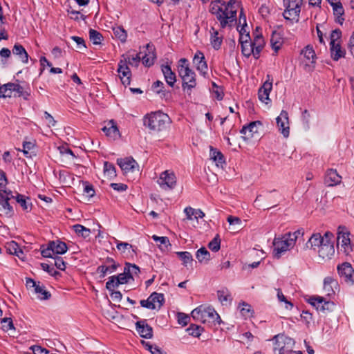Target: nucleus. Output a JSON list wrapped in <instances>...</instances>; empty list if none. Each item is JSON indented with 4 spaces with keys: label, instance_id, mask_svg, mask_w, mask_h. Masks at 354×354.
<instances>
[{
    "label": "nucleus",
    "instance_id": "f257e3e1",
    "mask_svg": "<svg viewBox=\"0 0 354 354\" xmlns=\"http://www.w3.org/2000/svg\"><path fill=\"white\" fill-rule=\"evenodd\" d=\"M236 0H230L225 3L221 0L212 1L209 12L214 15L221 28L232 27L236 21L237 8L234 6Z\"/></svg>",
    "mask_w": 354,
    "mask_h": 354
},
{
    "label": "nucleus",
    "instance_id": "f03ea898",
    "mask_svg": "<svg viewBox=\"0 0 354 354\" xmlns=\"http://www.w3.org/2000/svg\"><path fill=\"white\" fill-rule=\"evenodd\" d=\"M178 75L182 80V88L184 91H192L196 86V77L189 66L188 60L181 58L178 65Z\"/></svg>",
    "mask_w": 354,
    "mask_h": 354
},
{
    "label": "nucleus",
    "instance_id": "7ed1b4c3",
    "mask_svg": "<svg viewBox=\"0 0 354 354\" xmlns=\"http://www.w3.org/2000/svg\"><path fill=\"white\" fill-rule=\"evenodd\" d=\"M191 315L194 320L203 324L209 323L216 325L221 323L219 315L210 306L201 305L192 311Z\"/></svg>",
    "mask_w": 354,
    "mask_h": 354
},
{
    "label": "nucleus",
    "instance_id": "20e7f679",
    "mask_svg": "<svg viewBox=\"0 0 354 354\" xmlns=\"http://www.w3.org/2000/svg\"><path fill=\"white\" fill-rule=\"evenodd\" d=\"M169 122V116L160 111L147 114L143 118V124L145 127L158 132L166 129Z\"/></svg>",
    "mask_w": 354,
    "mask_h": 354
},
{
    "label": "nucleus",
    "instance_id": "39448f33",
    "mask_svg": "<svg viewBox=\"0 0 354 354\" xmlns=\"http://www.w3.org/2000/svg\"><path fill=\"white\" fill-rule=\"evenodd\" d=\"M273 341V352L274 354H290L295 346V340L286 335L280 333L274 335L272 339Z\"/></svg>",
    "mask_w": 354,
    "mask_h": 354
},
{
    "label": "nucleus",
    "instance_id": "423d86ee",
    "mask_svg": "<svg viewBox=\"0 0 354 354\" xmlns=\"http://www.w3.org/2000/svg\"><path fill=\"white\" fill-rule=\"evenodd\" d=\"M303 3V0H283L284 7L283 17L284 19L286 21H290L292 24L298 22Z\"/></svg>",
    "mask_w": 354,
    "mask_h": 354
},
{
    "label": "nucleus",
    "instance_id": "0eeeda50",
    "mask_svg": "<svg viewBox=\"0 0 354 354\" xmlns=\"http://www.w3.org/2000/svg\"><path fill=\"white\" fill-rule=\"evenodd\" d=\"M295 245L293 240L289 238L286 234L274 238L273 241V254L274 257L279 259L282 254L293 248Z\"/></svg>",
    "mask_w": 354,
    "mask_h": 354
},
{
    "label": "nucleus",
    "instance_id": "6e6552de",
    "mask_svg": "<svg viewBox=\"0 0 354 354\" xmlns=\"http://www.w3.org/2000/svg\"><path fill=\"white\" fill-rule=\"evenodd\" d=\"M68 250L66 243L59 240L52 241L48 243L46 248L41 247V254L45 258H53L54 255L64 254Z\"/></svg>",
    "mask_w": 354,
    "mask_h": 354
},
{
    "label": "nucleus",
    "instance_id": "1a4fd4ad",
    "mask_svg": "<svg viewBox=\"0 0 354 354\" xmlns=\"http://www.w3.org/2000/svg\"><path fill=\"white\" fill-rule=\"evenodd\" d=\"M334 235L330 232H325V241L317 250L318 255L323 260L330 259L335 254Z\"/></svg>",
    "mask_w": 354,
    "mask_h": 354
},
{
    "label": "nucleus",
    "instance_id": "9d476101",
    "mask_svg": "<svg viewBox=\"0 0 354 354\" xmlns=\"http://www.w3.org/2000/svg\"><path fill=\"white\" fill-rule=\"evenodd\" d=\"M128 64H131L130 57L124 54L122 55L118 62L117 72L122 84L125 86L130 84L131 77V72L128 66Z\"/></svg>",
    "mask_w": 354,
    "mask_h": 354
},
{
    "label": "nucleus",
    "instance_id": "9b49d317",
    "mask_svg": "<svg viewBox=\"0 0 354 354\" xmlns=\"http://www.w3.org/2000/svg\"><path fill=\"white\" fill-rule=\"evenodd\" d=\"M176 176L174 172L165 170L162 171L157 180L160 187L164 190H171L176 186Z\"/></svg>",
    "mask_w": 354,
    "mask_h": 354
},
{
    "label": "nucleus",
    "instance_id": "f8f14e48",
    "mask_svg": "<svg viewBox=\"0 0 354 354\" xmlns=\"http://www.w3.org/2000/svg\"><path fill=\"white\" fill-rule=\"evenodd\" d=\"M309 303L322 313L332 312L335 308V304L321 296H314L310 298Z\"/></svg>",
    "mask_w": 354,
    "mask_h": 354
},
{
    "label": "nucleus",
    "instance_id": "ddd939ff",
    "mask_svg": "<svg viewBox=\"0 0 354 354\" xmlns=\"http://www.w3.org/2000/svg\"><path fill=\"white\" fill-rule=\"evenodd\" d=\"M165 301L164 295L153 292L146 300H141L140 305L142 307L148 309L160 308Z\"/></svg>",
    "mask_w": 354,
    "mask_h": 354
},
{
    "label": "nucleus",
    "instance_id": "4468645a",
    "mask_svg": "<svg viewBox=\"0 0 354 354\" xmlns=\"http://www.w3.org/2000/svg\"><path fill=\"white\" fill-rule=\"evenodd\" d=\"M337 272L345 283L349 285L354 283V269L348 262H344L337 266Z\"/></svg>",
    "mask_w": 354,
    "mask_h": 354
},
{
    "label": "nucleus",
    "instance_id": "2eb2a0df",
    "mask_svg": "<svg viewBox=\"0 0 354 354\" xmlns=\"http://www.w3.org/2000/svg\"><path fill=\"white\" fill-rule=\"evenodd\" d=\"M276 120L278 130L285 138H288L290 134V123L288 112L282 110Z\"/></svg>",
    "mask_w": 354,
    "mask_h": 354
},
{
    "label": "nucleus",
    "instance_id": "dca6fc26",
    "mask_svg": "<svg viewBox=\"0 0 354 354\" xmlns=\"http://www.w3.org/2000/svg\"><path fill=\"white\" fill-rule=\"evenodd\" d=\"M193 64L201 75L205 77L207 74L208 67L203 53L197 50L193 58Z\"/></svg>",
    "mask_w": 354,
    "mask_h": 354
},
{
    "label": "nucleus",
    "instance_id": "f3484780",
    "mask_svg": "<svg viewBox=\"0 0 354 354\" xmlns=\"http://www.w3.org/2000/svg\"><path fill=\"white\" fill-rule=\"evenodd\" d=\"M267 77L268 80H266L259 88L258 92L259 100L266 104H268V102L270 101L269 95L272 88V80H270V75H268Z\"/></svg>",
    "mask_w": 354,
    "mask_h": 354
},
{
    "label": "nucleus",
    "instance_id": "a211bd4d",
    "mask_svg": "<svg viewBox=\"0 0 354 354\" xmlns=\"http://www.w3.org/2000/svg\"><path fill=\"white\" fill-rule=\"evenodd\" d=\"M118 164L121 169L125 173L133 172L136 170L139 171V166L136 161L132 158H126L118 159Z\"/></svg>",
    "mask_w": 354,
    "mask_h": 354
},
{
    "label": "nucleus",
    "instance_id": "6ab92c4d",
    "mask_svg": "<svg viewBox=\"0 0 354 354\" xmlns=\"http://www.w3.org/2000/svg\"><path fill=\"white\" fill-rule=\"evenodd\" d=\"M338 282L337 279L333 277H326L324 279V291L326 296L331 297L335 294V291L338 289Z\"/></svg>",
    "mask_w": 354,
    "mask_h": 354
},
{
    "label": "nucleus",
    "instance_id": "aec40b11",
    "mask_svg": "<svg viewBox=\"0 0 354 354\" xmlns=\"http://www.w3.org/2000/svg\"><path fill=\"white\" fill-rule=\"evenodd\" d=\"M102 130L111 140H116L120 137L119 129L113 120H109Z\"/></svg>",
    "mask_w": 354,
    "mask_h": 354
},
{
    "label": "nucleus",
    "instance_id": "412c9836",
    "mask_svg": "<svg viewBox=\"0 0 354 354\" xmlns=\"http://www.w3.org/2000/svg\"><path fill=\"white\" fill-rule=\"evenodd\" d=\"M341 182L342 176L338 174L335 169H329L327 170L324 178V183L326 185L329 187L335 186L340 184Z\"/></svg>",
    "mask_w": 354,
    "mask_h": 354
},
{
    "label": "nucleus",
    "instance_id": "4be33fe9",
    "mask_svg": "<svg viewBox=\"0 0 354 354\" xmlns=\"http://www.w3.org/2000/svg\"><path fill=\"white\" fill-rule=\"evenodd\" d=\"M136 330L139 335L145 339H150L153 336L152 328L146 322L145 320L138 321L136 324Z\"/></svg>",
    "mask_w": 354,
    "mask_h": 354
},
{
    "label": "nucleus",
    "instance_id": "5701e85b",
    "mask_svg": "<svg viewBox=\"0 0 354 354\" xmlns=\"http://www.w3.org/2000/svg\"><path fill=\"white\" fill-rule=\"evenodd\" d=\"M304 57V62L306 66H311L315 63L316 54L313 48L310 46H306L301 53Z\"/></svg>",
    "mask_w": 354,
    "mask_h": 354
},
{
    "label": "nucleus",
    "instance_id": "b1692460",
    "mask_svg": "<svg viewBox=\"0 0 354 354\" xmlns=\"http://www.w3.org/2000/svg\"><path fill=\"white\" fill-rule=\"evenodd\" d=\"M260 124V122L255 121L251 122L248 125L243 126L241 129L240 133L243 136L242 138L243 140H247L253 137L254 133L257 132V124Z\"/></svg>",
    "mask_w": 354,
    "mask_h": 354
},
{
    "label": "nucleus",
    "instance_id": "393cba45",
    "mask_svg": "<svg viewBox=\"0 0 354 354\" xmlns=\"http://www.w3.org/2000/svg\"><path fill=\"white\" fill-rule=\"evenodd\" d=\"M325 239V233L324 235H321L319 233H315L312 234V236L309 238L308 241L307 243V246L310 247V249L314 250H317L322 244L324 242Z\"/></svg>",
    "mask_w": 354,
    "mask_h": 354
},
{
    "label": "nucleus",
    "instance_id": "a878e982",
    "mask_svg": "<svg viewBox=\"0 0 354 354\" xmlns=\"http://www.w3.org/2000/svg\"><path fill=\"white\" fill-rule=\"evenodd\" d=\"M210 158L215 162L217 167H223L225 165V159L221 151L213 147H209Z\"/></svg>",
    "mask_w": 354,
    "mask_h": 354
},
{
    "label": "nucleus",
    "instance_id": "bb28decb",
    "mask_svg": "<svg viewBox=\"0 0 354 354\" xmlns=\"http://www.w3.org/2000/svg\"><path fill=\"white\" fill-rule=\"evenodd\" d=\"M342 230H345L344 227L342 228ZM350 233L347 231L339 230L338 232L337 235V244L340 245L344 249V251H347L351 246V241L349 238Z\"/></svg>",
    "mask_w": 354,
    "mask_h": 354
},
{
    "label": "nucleus",
    "instance_id": "cd10ccee",
    "mask_svg": "<svg viewBox=\"0 0 354 354\" xmlns=\"http://www.w3.org/2000/svg\"><path fill=\"white\" fill-rule=\"evenodd\" d=\"M254 49V57L257 59L265 46V40L262 35H256L251 41Z\"/></svg>",
    "mask_w": 354,
    "mask_h": 354
},
{
    "label": "nucleus",
    "instance_id": "c85d7f7f",
    "mask_svg": "<svg viewBox=\"0 0 354 354\" xmlns=\"http://www.w3.org/2000/svg\"><path fill=\"white\" fill-rule=\"evenodd\" d=\"M330 55L334 61H337L340 58L344 57L346 50L339 43L330 45Z\"/></svg>",
    "mask_w": 354,
    "mask_h": 354
},
{
    "label": "nucleus",
    "instance_id": "c756f323",
    "mask_svg": "<svg viewBox=\"0 0 354 354\" xmlns=\"http://www.w3.org/2000/svg\"><path fill=\"white\" fill-rule=\"evenodd\" d=\"M211 38L210 43L215 50H218L222 44L223 36L214 28L210 29Z\"/></svg>",
    "mask_w": 354,
    "mask_h": 354
},
{
    "label": "nucleus",
    "instance_id": "7c9ffc66",
    "mask_svg": "<svg viewBox=\"0 0 354 354\" xmlns=\"http://www.w3.org/2000/svg\"><path fill=\"white\" fill-rule=\"evenodd\" d=\"M162 72L167 84L169 86L173 87L175 82H176V76L175 73L171 71V67L168 65L162 66Z\"/></svg>",
    "mask_w": 354,
    "mask_h": 354
},
{
    "label": "nucleus",
    "instance_id": "2f4dec72",
    "mask_svg": "<svg viewBox=\"0 0 354 354\" xmlns=\"http://www.w3.org/2000/svg\"><path fill=\"white\" fill-rule=\"evenodd\" d=\"M12 53L14 55L19 56L24 64L28 62V54L22 45L19 44H15L12 48Z\"/></svg>",
    "mask_w": 354,
    "mask_h": 354
},
{
    "label": "nucleus",
    "instance_id": "473e14b6",
    "mask_svg": "<svg viewBox=\"0 0 354 354\" xmlns=\"http://www.w3.org/2000/svg\"><path fill=\"white\" fill-rule=\"evenodd\" d=\"M270 44L275 53L281 48L283 44V39L280 33L273 32L270 38Z\"/></svg>",
    "mask_w": 354,
    "mask_h": 354
},
{
    "label": "nucleus",
    "instance_id": "72a5a7b5",
    "mask_svg": "<svg viewBox=\"0 0 354 354\" xmlns=\"http://www.w3.org/2000/svg\"><path fill=\"white\" fill-rule=\"evenodd\" d=\"M6 251L10 254H15L19 258H21L24 254L17 242L12 241L6 243Z\"/></svg>",
    "mask_w": 354,
    "mask_h": 354
},
{
    "label": "nucleus",
    "instance_id": "f704fd0d",
    "mask_svg": "<svg viewBox=\"0 0 354 354\" xmlns=\"http://www.w3.org/2000/svg\"><path fill=\"white\" fill-rule=\"evenodd\" d=\"M15 199L24 211L29 212L31 210V203L29 202V198L26 197L24 195L17 194Z\"/></svg>",
    "mask_w": 354,
    "mask_h": 354
},
{
    "label": "nucleus",
    "instance_id": "c9c22d12",
    "mask_svg": "<svg viewBox=\"0 0 354 354\" xmlns=\"http://www.w3.org/2000/svg\"><path fill=\"white\" fill-rule=\"evenodd\" d=\"M152 239L156 243H159L158 246L162 251L168 250L169 248L171 247L169 240L167 236L153 235Z\"/></svg>",
    "mask_w": 354,
    "mask_h": 354
},
{
    "label": "nucleus",
    "instance_id": "e433bc0d",
    "mask_svg": "<svg viewBox=\"0 0 354 354\" xmlns=\"http://www.w3.org/2000/svg\"><path fill=\"white\" fill-rule=\"evenodd\" d=\"M217 296L223 305L230 303L232 300L231 294L227 288H222L221 290H218Z\"/></svg>",
    "mask_w": 354,
    "mask_h": 354
},
{
    "label": "nucleus",
    "instance_id": "4c0bfd02",
    "mask_svg": "<svg viewBox=\"0 0 354 354\" xmlns=\"http://www.w3.org/2000/svg\"><path fill=\"white\" fill-rule=\"evenodd\" d=\"M8 86L10 87L12 93L16 92L19 97L22 96L24 99L27 100L30 96V93L24 91V88L19 84L9 82Z\"/></svg>",
    "mask_w": 354,
    "mask_h": 354
},
{
    "label": "nucleus",
    "instance_id": "58836bf2",
    "mask_svg": "<svg viewBox=\"0 0 354 354\" xmlns=\"http://www.w3.org/2000/svg\"><path fill=\"white\" fill-rule=\"evenodd\" d=\"M241 45L242 54L245 57H249L251 55H254V49L253 48L251 41H242V44H241Z\"/></svg>",
    "mask_w": 354,
    "mask_h": 354
},
{
    "label": "nucleus",
    "instance_id": "ea45409f",
    "mask_svg": "<svg viewBox=\"0 0 354 354\" xmlns=\"http://www.w3.org/2000/svg\"><path fill=\"white\" fill-rule=\"evenodd\" d=\"M8 201V200L0 198V205H1L0 211L2 214L10 217L13 214V209Z\"/></svg>",
    "mask_w": 354,
    "mask_h": 354
},
{
    "label": "nucleus",
    "instance_id": "a19ab883",
    "mask_svg": "<svg viewBox=\"0 0 354 354\" xmlns=\"http://www.w3.org/2000/svg\"><path fill=\"white\" fill-rule=\"evenodd\" d=\"M196 257L200 263H207L210 259V253L203 247L197 250Z\"/></svg>",
    "mask_w": 354,
    "mask_h": 354
},
{
    "label": "nucleus",
    "instance_id": "79ce46f5",
    "mask_svg": "<svg viewBox=\"0 0 354 354\" xmlns=\"http://www.w3.org/2000/svg\"><path fill=\"white\" fill-rule=\"evenodd\" d=\"M34 292L37 295V297L40 299H48L50 297V294L44 289V286H41L40 283L34 288Z\"/></svg>",
    "mask_w": 354,
    "mask_h": 354
},
{
    "label": "nucleus",
    "instance_id": "37998d69",
    "mask_svg": "<svg viewBox=\"0 0 354 354\" xmlns=\"http://www.w3.org/2000/svg\"><path fill=\"white\" fill-rule=\"evenodd\" d=\"M333 13L335 17H337V22L339 24H342L344 21V18H342V15L344 13V8L339 2V3H337L335 5H333Z\"/></svg>",
    "mask_w": 354,
    "mask_h": 354
},
{
    "label": "nucleus",
    "instance_id": "c03bdc74",
    "mask_svg": "<svg viewBox=\"0 0 354 354\" xmlns=\"http://www.w3.org/2000/svg\"><path fill=\"white\" fill-rule=\"evenodd\" d=\"M113 32L115 37L119 39L122 42L126 41L127 38V33L122 26L113 27Z\"/></svg>",
    "mask_w": 354,
    "mask_h": 354
},
{
    "label": "nucleus",
    "instance_id": "a18cd8bd",
    "mask_svg": "<svg viewBox=\"0 0 354 354\" xmlns=\"http://www.w3.org/2000/svg\"><path fill=\"white\" fill-rule=\"evenodd\" d=\"M73 229L77 235L81 236L84 238H87L91 234L90 229L86 228L80 224H76L73 225Z\"/></svg>",
    "mask_w": 354,
    "mask_h": 354
},
{
    "label": "nucleus",
    "instance_id": "49530a36",
    "mask_svg": "<svg viewBox=\"0 0 354 354\" xmlns=\"http://www.w3.org/2000/svg\"><path fill=\"white\" fill-rule=\"evenodd\" d=\"M89 39L93 44L97 45V44H101L103 37L100 32H98L94 29H90L89 30Z\"/></svg>",
    "mask_w": 354,
    "mask_h": 354
},
{
    "label": "nucleus",
    "instance_id": "de8ad7c7",
    "mask_svg": "<svg viewBox=\"0 0 354 354\" xmlns=\"http://www.w3.org/2000/svg\"><path fill=\"white\" fill-rule=\"evenodd\" d=\"M240 311L243 316L245 317H251L253 316V310L250 304L243 302L240 304Z\"/></svg>",
    "mask_w": 354,
    "mask_h": 354
},
{
    "label": "nucleus",
    "instance_id": "09e8293b",
    "mask_svg": "<svg viewBox=\"0 0 354 354\" xmlns=\"http://www.w3.org/2000/svg\"><path fill=\"white\" fill-rule=\"evenodd\" d=\"M125 272L129 275L130 279H133V274H138L140 272V268L136 264L126 263L124 269Z\"/></svg>",
    "mask_w": 354,
    "mask_h": 354
},
{
    "label": "nucleus",
    "instance_id": "8fccbe9b",
    "mask_svg": "<svg viewBox=\"0 0 354 354\" xmlns=\"http://www.w3.org/2000/svg\"><path fill=\"white\" fill-rule=\"evenodd\" d=\"M187 330L189 333V335L195 337H198L203 331V328L196 324H191Z\"/></svg>",
    "mask_w": 354,
    "mask_h": 354
},
{
    "label": "nucleus",
    "instance_id": "3c124183",
    "mask_svg": "<svg viewBox=\"0 0 354 354\" xmlns=\"http://www.w3.org/2000/svg\"><path fill=\"white\" fill-rule=\"evenodd\" d=\"M116 248L121 253L123 254L126 253L127 251L128 252H130L131 250H132V251L134 252V250L133 249V245L126 242L116 241Z\"/></svg>",
    "mask_w": 354,
    "mask_h": 354
},
{
    "label": "nucleus",
    "instance_id": "603ef678",
    "mask_svg": "<svg viewBox=\"0 0 354 354\" xmlns=\"http://www.w3.org/2000/svg\"><path fill=\"white\" fill-rule=\"evenodd\" d=\"M277 298L280 302L285 304V308L287 310H291L293 308V304L287 299L285 295L283 294L281 289H277Z\"/></svg>",
    "mask_w": 354,
    "mask_h": 354
},
{
    "label": "nucleus",
    "instance_id": "864d4df0",
    "mask_svg": "<svg viewBox=\"0 0 354 354\" xmlns=\"http://www.w3.org/2000/svg\"><path fill=\"white\" fill-rule=\"evenodd\" d=\"M176 254L183 261V264L187 266L189 263H191L193 260L192 256L189 252H177Z\"/></svg>",
    "mask_w": 354,
    "mask_h": 354
},
{
    "label": "nucleus",
    "instance_id": "5fc2aeb1",
    "mask_svg": "<svg viewBox=\"0 0 354 354\" xmlns=\"http://www.w3.org/2000/svg\"><path fill=\"white\" fill-rule=\"evenodd\" d=\"M104 266L109 270V273H112L117 270L119 264L117 263L112 258L108 257L106 259Z\"/></svg>",
    "mask_w": 354,
    "mask_h": 354
},
{
    "label": "nucleus",
    "instance_id": "6e6d98bb",
    "mask_svg": "<svg viewBox=\"0 0 354 354\" xmlns=\"http://www.w3.org/2000/svg\"><path fill=\"white\" fill-rule=\"evenodd\" d=\"M104 171L110 178L116 176L115 168L114 165L109 162H105L104 164Z\"/></svg>",
    "mask_w": 354,
    "mask_h": 354
},
{
    "label": "nucleus",
    "instance_id": "4d7b16f0",
    "mask_svg": "<svg viewBox=\"0 0 354 354\" xmlns=\"http://www.w3.org/2000/svg\"><path fill=\"white\" fill-rule=\"evenodd\" d=\"M155 59L156 55L153 52H149V54H145L142 57L143 64L148 67L153 64Z\"/></svg>",
    "mask_w": 354,
    "mask_h": 354
},
{
    "label": "nucleus",
    "instance_id": "13d9d810",
    "mask_svg": "<svg viewBox=\"0 0 354 354\" xmlns=\"http://www.w3.org/2000/svg\"><path fill=\"white\" fill-rule=\"evenodd\" d=\"M221 240L217 234L208 244V248L213 252H217L220 250Z\"/></svg>",
    "mask_w": 354,
    "mask_h": 354
},
{
    "label": "nucleus",
    "instance_id": "bf43d9fd",
    "mask_svg": "<svg viewBox=\"0 0 354 354\" xmlns=\"http://www.w3.org/2000/svg\"><path fill=\"white\" fill-rule=\"evenodd\" d=\"M117 281L115 275L109 278L108 281L106 283V288L109 291H113L115 288L119 286L120 284Z\"/></svg>",
    "mask_w": 354,
    "mask_h": 354
},
{
    "label": "nucleus",
    "instance_id": "052dcab7",
    "mask_svg": "<svg viewBox=\"0 0 354 354\" xmlns=\"http://www.w3.org/2000/svg\"><path fill=\"white\" fill-rule=\"evenodd\" d=\"M341 37H342V32L340 30L335 29V30H333L331 32L330 37V45L339 43Z\"/></svg>",
    "mask_w": 354,
    "mask_h": 354
},
{
    "label": "nucleus",
    "instance_id": "680f3d73",
    "mask_svg": "<svg viewBox=\"0 0 354 354\" xmlns=\"http://www.w3.org/2000/svg\"><path fill=\"white\" fill-rule=\"evenodd\" d=\"M12 95V91L10 87L8 86V83L3 84L0 88V98L1 97H10Z\"/></svg>",
    "mask_w": 354,
    "mask_h": 354
},
{
    "label": "nucleus",
    "instance_id": "e2e57ef3",
    "mask_svg": "<svg viewBox=\"0 0 354 354\" xmlns=\"http://www.w3.org/2000/svg\"><path fill=\"white\" fill-rule=\"evenodd\" d=\"M2 329L4 331L8 332V330L14 328L13 322L11 318H3L1 320Z\"/></svg>",
    "mask_w": 354,
    "mask_h": 354
},
{
    "label": "nucleus",
    "instance_id": "0e129e2a",
    "mask_svg": "<svg viewBox=\"0 0 354 354\" xmlns=\"http://www.w3.org/2000/svg\"><path fill=\"white\" fill-rule=\"evenodd\" d=\"M177 318L178 324L182 325L183 326H185L186 325H187L190 319L187 315L183 313H178L177 315Z\"/></svg>",
    "mask_w": 354,
    "mask_h": 354
},
{
    "label": "nucleus",
    "instance_id": "69168bd1",
    "mask_svg": "<svg viewBox=\"0 0 354 354\" xmlns=\"http://www.w3.org/2000/svg\"><path fill=\"white\" fill-rule=\"evenodd\" d=\"M53 258L55 259V266L56 268L60 270H65L66 266V262L64 261V259L58 256H53Z\"/></svg>",
    "mask_w": 354,
    "mask_h": 354
},
{
    "label": "nucleus",
    "instance_id": "338daca9",
    "mask_svg": "<svg viewBox=\"0 0 354 354\" xmlns=\"http://www.w3.org/2000/svg\"><path fill=\"white\" fill-rule=\"evenodd\" d=\"M116 278H117V281L119 283V284H125L129 282V279H131L129 278V275H128V274L127 273V272H125V270H124V272L123 273H120L118 275L115 276Z\"/></svg>",
    "mask_w": 354,
    "mask_h": 354
},
{
    "label": "nucleus",
    "instance_id": "774afa93",
    "mask_svg": "<svg viewBox=\"0 0 354 354\" xmlns=\"http://www.w3.org/2000/svg\"><path fill=\"white\" fill-rule=\"evenodd\" d=\"M30 348L32 350V351L34 354H48V351L46 348H42L41 346H38V345L32 346Z\"/></svg>",
    "mask_w": 354,
    "mask_h": 354
}]
</instances>
